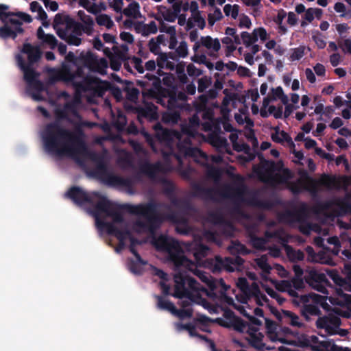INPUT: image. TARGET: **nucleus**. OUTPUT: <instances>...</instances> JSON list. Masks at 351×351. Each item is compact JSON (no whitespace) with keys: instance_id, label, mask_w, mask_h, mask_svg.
I'll list each match as a JSON object with an SVG mask.
<instances>
[{"instance_id":"1","label":"nucleus","mask_w":351,"mask_h":351,"mask_svg":"<svg viewBox=\"0 0 351 351\" xmlns=\"http://www.w3.org/2000/svg\"><path fill=\"white\" fill-rule=\"evenodd\" d=\"M191 263L193 264L192 269H187L193 271L194 274L208 285L210 291L202 288L195 279L192 278H184L180 274H177L174 276L175 291L173 295L181 300L180 304L182 308L177 310L173 304L167 301H160L158 303L160 308L167 309L173 315L182 319L192 316L193 311L190 308L192 302L202 303L203 306H206V302L201 299L202 293H205L210 298L215 299L217 295L214 293V290L220 287L221 298L224 301V295H226L225 292L230 288L222 279L216 281L209 274L199 270H194L195 264L193 262Z\"/></svg>"},{"instance_id":"2","label":"nucleus","mask_w":351,"mask_h":351,"mask_svg":"<svg viewBox=\"0 0 351 351\" xmlns=\"http://www.w3.org/2000/svg\"><path fill=\"white\" fill-rule=\"evenodd\" d=\"M73 53L69 52L65 57L69 62H73L77 67L76 71H73L71 65L63 64L59 71L58 76L60 80L66 82H72L77 86L76 94L74 98V105L80 103L82 97H86L88 101L92 102V97L102 96L104 92L108 88V84L98 80L97 78L85 77L82 71L83 65H77Z\"/></svg>"},{"instance_id":"3","label":"nucleus","mask_w":351,"mask_h":351,"mask_svg":"<svg viewBox=\"0 0 351 351\" xmlns=\"http://www.w3.org/2000/svg\"><path fill=\"white\" fill-rule=\"evenodd\" d=\"M43 138L46 147L59 156L75 158L82 151L75 138L56 125L47 126Z\"/></svg>"},{"instance_id":"4","label":"nucleus","mask_w":351,"mask_h":351,"mask_svg":"<svg viewBox=\"0 0 351 351\" xmlns=\"http://www.w3.org/2000/svg\"><path fill=\"white\" fill-rule=\"evenodd\" d=\"M94 197L99 200L97 207V212L104 213L106 215L112 216L113 221L112 224L107 225L108 230L111 233L115 234L121 243H124L127 239L132 243V239L130 234L127 231L122 232L120 230V229L125 228V224L123 221L121 215L115 212L114 205L106 199L98 197L96 194L94 195Z\"/></svg>"},{"instance_id":"5","label":"nucleus","mask_w":351,"mask_h":351,"mask_svg":"<svg viewBox=\"0 0 351 351\" xmlns=\"http://www.w3.org/2000/svg\"><path fill=\"white\" fill-rule=\"evenodd\" d=\"M53 26L58 36L69 45L78 46L82 40L80 32H75V23L68 15L58 14L55 16Z\"/></svg>"},{"instance_id":"6","label":"nucleus","mask_w":351,"mask_h":351,"mask_svg":"<svg viewBox=\"0 0 351 351\" xmlns=\"http://www.w3.org/2000/svg\"><path fill=\"white\" fill-rule=\"evenodd\" d=\"M154 244L157 248L168 252L170 259L176 267L184 266L192 269L193 264L183 255L176 241L170 237H160Z\"/></svg>"},{"instance_id":"7","label":"nucleus","mask_w":351,"mask_h":351,"mask_svg":"<svg viewBox=\"0 0 351 351\" xmlns=\"http://www.w3.org/2000/svg\"><path fill=\"white\" fill-rule=\"evenodd\" d=\"M234 330L246 335V340L254 348L261 349L265 346L263 343V335L259 332L257 327L247 325L239 317H234L230 319L226 325Z\"/></svg>"},{"instance_id":"8","label":"nucleus","mask_w":351,"mask_h":351,"mask_svg":"<svg viewBox=\"0 0 351 351\" xmlns=\"http://www.w3.org/2000/svg\"><path fill=\"white\" fill-rule=\"evenodd\" d=\"M332 182V180L326 176H322L317 180H313L308 176L306 171L302 170L300 171V177L298 183L291 184L290 189L293 193H298L302 189L315 191L317 190L321 185L330 187Z\"/></svg>"},{"instance_id":"9","label":"nucleus","mask_w":351,"mask_h":351,"mask_svg":"<svg viewBox=\"0 0 351 351\" xmlns=\"http://www.w3.org/2000/svg\"><path fill=\"white\" fill-rule=\"evenodd\" d=\"M291 176L290 172L282 168V163L278 162H266L259 173L260 178L265 182H280L287 180Z\"/></svg>"},{"instance_id":"10","label":"nucleus","mask_w":351,"mask_h":351,"mask_svg":"<svg viewBox=\"0 0 351 351\" xmlns=\"http://www.w3.org/2000/svg\"><path fill=\"white\" fill-rule=\"evenodd\" d=\"M330 277L333 281L340 287L337 288L335 293L328 298L329 302L334 306H351V295L344 293L341 287L348 289V285L346 280L338 274L331 273Z\"/></svg>"},{"instance_id":"11","label":"nucleus","mask_w":351,"mask_h":351,"mask_svg":"<svg viewBox=\"0 0 351 351\" xmlns=\"http://www.w3.org/2000/svg\"><path fill=\"white\" fill-rule=\"evenodd\" d=\"M316 326L318 329H323L328 335L338 334L341 337L346 336L348 331L339 328L340 319L332 314L319 317L316 322Z\"/></svg>"},{"instance_id":"12","label":"nucleus","mask_w":351,"mask_h":351,"mask_svg":"<svg viewBox=\"0 0 351 351\" xmlns=\"http://www.w3.org/2000/svg\"><path fill=\"white\" fill-rule=\"evenodd\" d=\"M76 64L77 65H84L88 69L101 74L105 73V70L108 66V62L104 58L98 60L89 52L82 53L80 58L77 60Z\"/></svg>"},{"instance_id":"13","label":"nucleus","mask_w":351,"mask_h":351,"mask_svg":"<svg viewBox=\"0 0 351 351\" xmlns=\"http://www.w3.org/2000/svg\"><path fill=\"white\" fill-rule=\"evenodd\" d=\"M308 347H310L313 351H351L348 348L336 346L330 340H320L314 335L309 337Z\"/></svg>"},{"instance_id":"14","label":"nucleus","mask_w":351,"mask_h":351,"mask_svg":"<svg viewBox=\"0 0 351 351\" xmlns=\"http://www.w3.org/2000/svg\"><path fill=\"white\" fill-rule=\"evenodd\" d=\"M273 313L279 321L293 328H304L306 327L303 320L297 314L291 311L286 310L274 311Z\"/></svg>"},{"instance_id":"15","label":"nucleus","mask_w":351,"mask_h":351,"mask_svg":"<svg viewBox=\"0 0 351 351\" xmlns=\"http://www.w3.org/2000/svg\"><path fill=\"white\" fill-rule=\"evenodd\" d=\"M306 281L315 290L322 293L326 292L324 284L326 282V278L325 274L314 269H310L306 276Z\"/></svg>"},{"instance_id":"16","label":"nucleus","mask_w":351,"mask_h":351,"mask_svg":"<svg viewBox=\"0 0 351 351\" xmlns=\"http://www.w3.org/2000/svg\"><path fill=\"white\" fill-rule=\"evenodd\" d=\"M250 297H255L259 304H263L261 300L265 302L267 300L266 297L261 293L258 285L254 282L252 284L250 288L248 287V293H245V295H237L236 301L234 302L244 306H249L247 304V300Z\"/></svg>"},{"instance_id":"17","label":"nucleus","mask_w":351,"mask_h":351,"mask_svg":"<svg viewBox=\"0 0 351 351\" xmlns=\"http://www.w3.org/2000/svg\"><path fill=\"white\" fill-rule=\"evenodd\" d=\"M224 302L227 303L229 306H231L235 309H237L239 313H241L243 315L249 317L250 324H247V325L257 327L258 328V327L262 324L261 321H260L258 319L250 315V311L251 309L249 307V306H244L241 304H237L234 302V300L232 298L227 295H224Z\"/></svg>"},{"instance_id":"18","label":"nucleus","mask_w":351,"mask_h":351,"mask_svg":"<svg viewBox=\"0 0 351 351\" xmlns=\"http://www.w3.org/2000/svg\"><path fill=\"white\" fill-rule=\"evenodd\" d=\"M265 328L267 337L271 341L287 342L278 326L271 320L265 319Z\"/></svg>"},{"instance_id":"19","label":"nucleus","mask_w":351,"mask_h":351,"mask_svg":"<svg viewBox=\"0 0 351 351\" xmlns=\"http://www.w3.org/2000/svg\"><path fill=\"white\" fill-rule=\"evenodd\" d=\"M273 131L274 132L271 133V136L274 141L282 144H287L289 148L295 147V143L287 133L283 130H280L279 128H274Z\"/></svg>"},{"instance_id":"20","label":"nucleus","mask_w":351,"mask_h":351,"mask_svg":"<svg viewBox=\"0 0 351 351\" xmlns=\"http://www.w3.org/2000/svg\"><path fill=\"white\" fill-rule=\"evenodd\" d=\"M268 281L271 282L277 290L282 292H288L290 295L293 297L298 296L296 291L292 289L290 280L277 281L269 278Z\"/></svg>"},{"instance_id":"21","label":"nucleus","mask_w":351,"mask_h":351,"mask_svg":"<svg viewBox=\"0 0 351 351\" xmlns=\"http://www.w3.org/2000/svg\"><path fill=\"white\" fill-rule=\"evenodd\" d=\"M176 18V13L172 12L165 6L158 7V12L155 14V19L158 21H173Z\"/></svg>"},{"instance_id":"22","label":"nucleus","mask_w":351,"mask_h":351,"mask_svg":"<svg viewBox=\"0 0 351 351\" xmlns=\"http://www.w3.org/2000/svg\"><path fill=\"white\" fill-rule=\"evenodd\" d=\"M67 195L75 202L82 204L84 202H92L93 199L79 188H73L68 193Z\"/></svg>"},{"instance_id":"23","label":"nucleus","mask_w":351,"mask_h":351,"mask_svg":"<svg viewBox=\"0 0 351 351\" xmlns=\"http://www.w3.org/2000/svg\"><path fill=\"white\" fill-rule=\"evenodd\" d=\"M280 99L284 104L288 103V97L284 93L283 90L281 87H277L271 90V93L269 97L265 98L263 101V106L266 108V105L269 104L271 100Z\"/></svg>"},{"instance_id":"24","label":"nucleus","mask_w":351,"mask_h":351,"mask_svg":"<svg viewBox=\"0 0 351 351\" xmlns=\"http://www.w3.org/2000/svg\"><path fill=\"white\" fill-rule=\"evenodd\" d=\"M30 10L32 12L37 13V19L42 21L44 27H48L49 26V21L47 19V15L42 6L37 1H32L30 3Z\"/></svg>"},{"instance_id":"25","label":"nucleus","mask_w":351,"mask_h":351,"mask_svg":"<svg viewBox=\"0 0 351 351\" xmlns=\"http://www.w3.org/2000/svg\"><path fill=\"white\" fill-rule=\"evenodd\" d=\"M120 38L122 41L126 44L121 45L119 47V52L123 55L125 56L130 51L129 45H132L134 42V36L126 32H123L120 34Z\"/></svg>"},{"instance_id":"26","label":"nucleus","mask_w":351,"mask_h":351,"mask_svg":"<svg viewBox=\"0 0 351 351\" xmlns=\"http://www.w3.org/2000/svg\"><path fill=\"white\" fill-rule=\"evenodd\" d=\"M201 44L211 52H217L221 48L219 40L209 36H202Z\"/></svg>"},{"instance_id":"27","label":"nucleus","mask_w":351,"mask_h":351,"mask_svg":"<svg viewBox=\"0 0 351 351\" xmlns=\"http://www.w3.org/2000/svg\"><path fill=\"white\" fill-rule=\"evenodd\" d=\"M255 263L257 267L262 271V278L265 281H268L269 279V278L268 277V274H269L271 267L267 263V257L265 256H262L260 258H257L255 259Z\"/></svg>"},{"instance_id":"28","label":"nucleus","mask_w":351,"mask_h":351,"mask_svg":"<svg viewBox=\"0 0 351 351\" xmlns=\"http://www.w3.org/2000/svg\"><path fill=\"white\" fill-rule=\"evenodd\" d=\"M215 265L213 268L214 271L221 270L224 269L228 271H233L234 268L232 266L233 261L231 258H226L225 259H222L220 257H216L215 260Z\"/></svg>"},{"instance_id":"29","label":"nucleus","mask_w":351,"mask_h":351,"mask_svg":"<svg viewBox=\"0 0 351 351\" xmlns=\"http://www.w3.org/2000/svg\"><path fill=\"white\" fill-rule=\"evenodd\" d=\"M23 52L27 54L29 62L33 63L37 61L40 57V51L38 47H34L27 43L23 48Z\"/></svg>"},{"instance_id":"30","label":"nucleus","mask_w":351,"mask_h":351,"mask_svg":"<svg viewBox=\"0 0 351 351\" xmlns=\"http://www.w3.org/2000/svg\"><path fill=\"white\" fill-rule=\"evenodd\" d=\"M123 13L126 16L134 19H137L142 16L139 4L134 1L130 3L127 8L123 9Z\"/></svg>"},{"instance_id":"31","label":"nucleus","mask_w":351,"mask_h":351,"mask_svg":"<svg viewBox=\"0 0 351 351\" xmlns=\"http://www.w3.org/2000/svg\"><path fill=\"white\" fill-rule=\"evenodd\" d=\"M166 38L165 35H159L156 38H152L148 43L149 49L155 54H159L160 45H165Z\"/></svg>"},{"instance_id":"32","label":"nucleus","mask_w":351,"mask_h":351,"mask_svg":"<svg viewBox=\"0 0 351 351\" xmlns=\"http://www.w3.org/2000/svg\"><path fill=\"white\" fill-rule=\"evenodd\" d=\"M37 36L43 43L49 45L51 49H54L57 45L58 40L55 36L51 34H45L41 27L37 31Z\"/></svg>"},{"instance_id":"33","label":"nucleus","mask_w":351,"mask_h":351,"mask_svg":"<svg viewBox=\"0 0 351 351\" xmlns=\"http://www.w3.org/2000/svg\"><path fill=\"white\" fill-rule=\"evenodd\" d=\"M293 344L300 347H308L309 337L306 335L298 332L293 331L291 336Z\"/></svg>"},{"instance_id":"34","label":"nucleus","mask_w":351,"mask_h":351,"mask_svg":"<svg viewBox=\"0 0 351 351\" xmlns=\"http://www.w3.org/2000/svg\"><path fill=\"white\" fill-rule=\"evenodd\" d=\"M229 138H230L231 143H232L233 148L236 151H237V152L243 151L245 152H247L249 151V147L245 143H239L237 142L239 136H238V133H237V130H234V132H232L230 134Z\"/></svg>"},{"instance_id":"35","label":"nucleus","mask_w":351,"mask_h":351,"mask_svg":"<svg viewBox=\"0 0 351 351\" xmlns=\"http://www.w3.org/2000/svg\"><path fill=\"white\" fill-rule=\"evenodd\" d=\"M95 21L98 25L104 26L108 29L112 28L114 25L111 17L106 14H97L95 17Z\"/></svg>"},{"instance_id":"36","label":"nucleus","mask_w":351,"mask_h":351,"mask_svg":"<svg viewBox=\"0 0 351 351\" xmlns=\"http://www.w3.org/2000/svg\"><path fill=\"white\" fill-rule=\"evenodd\" d=\"M23 29L21 27H16L15 30H12L10 27L7 25L0 27V37L3 38H7L12 37L14 38L17 34H22Z\"/></svg>"},{"instance_id":"37","label":"nucleus","mask_w":351,"mask_h":351,"mask_svg":"<svg viewBox=\"0 0 351 351\" xmlns=\"http://www.w3.org/2000/svg\"><path fill=\"white\" fill-rule=\"evenodd\" d=\"M322 15V10L319 8H309L306 11L304 19L311 23L315 17L320 19Z\"/></svg>"},{"instance_id":"38","label":"nucleus","mask_w":351,"mask_h":351,"mask_svg":"<svg viewBox=\"0 0 351 351\" xmlns=\"http://www.w3.org/2000/svg\"><path fill=\"white\" fill-rule=\"evenodd\" d=\"M265 109L261 110V114L262 116L265 117L267 115L266 110L267 108V111L269 114H273L276 118H280L282 116V108H276L274 106H269L266 105V108L264 107Z\"/></svg>"},{"instance_id":"39","label":"nucleus","mask_w":351,"mask_h":351,"mask_svg":"<svg viewBox=\"0 0 351 351\" xmlns=\"http://www.w3.org/2000/svg\"><path fill=\"white\" fill-rule=\"evenodd\" d=\"M306 50L310 51V48L304 46H300L299 47L295 48L290 56V60L291 61L300 60L304 56Z\"/></svg>"},{"instance_id":"40","label":"nucleus","mask_w":351,"mask_h":351,"mask_svg":"<svg viewBox=\"0 0 351 351\" xmlns=\"http://www.w3.org/2000/svg\"><path fill=\"white\" fill-rule=\"evenodd\" d=\"M290 149L291 152L294 155L293 161L296 164L304 167L306 158H304L303 153L301 151H297L295 147L290 148Z\"/></svg>"},{"instance_id":"41","label":"nucleus","mask_w":351,"mask_h":351,"mask_svg":"<svg viewBox=\"0 0 351 351\" xmlns=\"http://www.w3.org/2000/svg\"><path fill=\"white\" fill-rule=\"evenodd\" d=\"M20 66L23 70L25 80L29 83L32 82L37 77V74L32 69L25 67L23 63H20Z\"/></svg>"},{"instance_id":"42","label":"nucleus","mask_w":351,"mask_h":351,"mask_svg":"<svg viewBox=\"0 0 351 351\" xmlns=\"http://www.w3.org/2000/svg\"><path fill=\"white\" fill-rule=\"evenodd\" d=\"M223 12L226 16H231L236 19L239 14V7L237 5L227 4L223 8Z\"/></svg>"},{"instance_id":"43","label":"nucleus","mask_w":351,"mask_h":351,"mask_svg":"<svg viewBox=\"0 0 351 351\" xmlns=\"http://www.w3.org/2000/svg\"><path fill=\"white\" fill-rule=\"evenodd\" d=\"M241 36L243 40V43L245 45L246 47H250L256 42V38H254L253 33L251 34L248 32H244L241 34Z\"/></svg>"},{"instance_id":"44","label":"nucleus","mask_w":351,"mask_h":351,"mask_svg":"<svg viewBox=\"0 0 351 351\" xmlns=\"http://www.w3.org/2000/svg\"><path fill=\"white\" fill-rule=\"evenodd\" d=\"M234 119L239 124L246 123L247 127L253 126L254 123L245 114H236Z\"/></svg>"},{"instance_id":"45","label":"nucleus","mask_w":351,"mask_h":351,"mask_svg":"<svg viewBox=\"0 0 351 351\" xmlns=\"http://www.w3.org/2000/svg\"><path fill=\"white\" fill-rule=\"evenodd\" d=\"M170 36L169 48L175 49L176 45V29L173 27H167L165 30Z\"/></svg>"},{"instance_id":"46","label":"nucleus","mask_w":351,"mask_h":351,"mask_svg":"<svg viewBox=\"0 0 351 351\" xmlns=\"http://www.w3.org/2000/svg\"><path fill=\"white\" fill-rule=\"evenodd\" d=\"M339 46L346 54H351V38H345L339 42Z\"/></svg>"},{"instance_id":"47","label":"nucleus","mask_w":351,"mask_h":351,"mask_svg":"<svg viewBox=\"0 0 351 351\" xmlns=\"http://www.w3.org/2000/svg\"><path fill=\"white\" fill-rule=\"evenodd\" d=\"M222 18V14L219 9L215 10L212 14L208 15V24L213 26L215 23Z\"/></svg>"},{"instance_id":"48","label":"nucleus","mask_w":351,"mask_h":351,"mask_svg":"<svg viewBox=\"0 0 351 351\" xmlns=\"http://www.w3.org/2000/svg\"><path fill=\"white\" fill-rule=\"evenodd\" d=\"M253 35L256 38V41L258 38H260L262 40H266L267 38V33L263 27L254 29L253 31Z\"/></svg>"},{"instance_id":"49","label":"nucleus","mask_w":351,"mask_h":351,"mask_svg":"<svg viewBox=\"0 0 351 351\" xmlns=\"http://www.w3.org/2000/svg\"><path fill=\"white\" fill-rule=\"evenodd\" d=\"M237 286L241 289L242 292V294L241 295H245V293H248V284L245 278H239L237 282Z\"/></svg>"},{"instance_id":"50","label":"nucleus","mask_w":351,"mask_h":351,"mask_svg":"<svg viewBox=\"0 0 351 351\" xmlns=\"http://www.w3.org/2000/svg\"><path fill=\"white\" fill-rule=\"evenodd\" d=\"M157 59V64L160 68L168 67L170 62L166 53H159Z\"/></svg>"},{"instance_id":"51","label":"nucleus","mask_w":351,"mask_h":351,"mask_svg":"<svg viewBox=\"0 0 351 351\" xmlns=\"http://www.w3.org/2000/svg\"><path fill=\"white\" fill-rule=\"evenodd\" d=\"M253 126L247 127L245 126V136L252 141L254 146H256L258 144L257 140L254 136V131L252 130Z\"/></svg>"},{"instance_id":"52","label":"nucleus","mask_w":351,"mask_h":351,"mask_svg":"<svg viewBox=\"0 0 351 351\" xmlns=\"http://www.w3.org/2000/svg\"><path fill=\"white\" fill-rule=\"evenodd\" d=\"M223 93L225 97L223 99L221 105L229 106L230 101L236 99V95L230 93L228 89H225L223 90Z\"/></svg>"},{"instance_id":"53","label":"nucleus","mask_w":351,"mask_h":351,"mask_svg":"<svg viewBox=\"0 0 351 351\" xmlns=\"http://www.w3.org/2000/svg\"><path fill=\"white\" fill-rule=\"evenodd\" d=\"M210 84V80L208 77H202L198 80V90L203 92Z\"/></svg>"},{"instance_id":"54","label":"nucleus","mask_w":351,"mask_h":351,"mask_svg":"<svg viewBox=\"0 0 351 351\" xmlns=\"http://www.w3.org/2000/svg\"><path fill=\"white\" fill-rule=\"evenodd\" d=\"M212 144L221 149H227L228 143L226 139L223 138H216L212 141ZM228 152V150H226Z\"/></svg>"},{"instance_id":"55","label":"nucleus","mask_w":351,"mask_h":351,"mask_svg":"<svg viewBox=\"0 0 351 351\" xmlns=\"http://www.w3.org/2000/svg\"><path fill=\"white\" fill-rule=\"evenodd\" d=\"M222 43L227 46L228 53L227 55H230L232 51L236 49V46H233L232 42V38L230 36H226L222 39Z\"/></svg>"},{"instance_id":"56","label":"nucleus","mask_w":351,"mask_h":351,"mask_svg":"<svg viewBox=\"0 0 351 351\" xmlns=\"http://www.w3.org/2000/svg\"><path fill=\"white\" fill-rule=\"evenodd\" d=\"M329 60L332 66H337L342 60L341 55L338 53H334L329 57Z\"/></svg>"},{"instance_id":"57","label":"nucleus","mask_w":351,"mask_h":351,"mask_svg":"<svg viewBox=\"0 0 351 351\" xmlns=\"http://www.w3.org/2000/svg\"><path fill=\"white\" fill-rule=\"evenodd\" d=\"M208 248L205 246H200L197 252H194V256L199 265L202 263L199 262L202 257L206 255Z\"/></svg>"},{"instance_id":"58","label":"nucleus","mask_w":351,"mask_h":351,"mask_svg":"<svg viewBox=\"0 0 351 351\" xmlns=\"http://www.w3.org/2000/svg\"><path fill=\"white\" fill-rule=\"evenodd\" d=\"M110 7L116 12H120L123 5V0H108Z\"/></svg>"},{"instance_id":"59","label":"nucleus","mask_w":351,"mask_h":351,"mask_svg":"<svg viewBox=\"0 0 351 351\" xmlns=\"http://www.w3.org/2000/svg\"><path fill=\"white\" fill-rule=\"evenodd\" d=\"M176 52L181 57H185L188 54V47L186 42H181L176 49Z\"/></svg>"},{"instance_id":"60","label":"nucleus","mask_w":351,"mask_h":351,"mask_svg":"<svg viewBox=\"0 0 351 351\" xmlns=\"http://www.w3.org/2000/svg\"><path fill=\"white\" fill-rule=\"evenodd\" d=\"M290 282H291L292 289H293L295 291L296 289H302L304 286L303 280L298 277L293 278L291 280H290Z\"/></svg>"},{"instance_id":"61","label":"nucleus","mask_w":351,"mask_h":351,"mask_svg":"<svg viewBox=\"0 0 351 351\" xmlns=\"http://www.w3.org/2000/svg\"><path fill=\"white\" fill-rule=\"evenodd\" d=\"M10 15L9 7L4 4H0V19L5 21Z\"/></svg>"},{"instance_id":"62","label":"nucleus","mask_w":351,"mask_h":351,"mask_svg":"<svg viewBox=\"0 0 351 351\" xmlns=\"http://www.w3.org/2000/svg\"><path fill=\"white\" fill-rule=\"evenodd\" d=\"M14 16L17 17L19 19V21H22L26 23H31L32 21L31 16L25 12H19L15 13Z\"/></svg>"},{"instance_id":"63","label":"nucleus","mask_w":351,"mask_h":351,"mask_svg":"<svg viewBox=\"0 0 351 351\" xmlns=\"http://www.w3.org/2000/svg\"><path fill=\"white\" fill-rule=\"evenodd\" d=\"M192 16L193 18V20L197 23V26L199 27L201 29H203L205 26V21L201 16L200 12L193 14H192Z\"/></svg>"},{"instance_id":"64","label":"nucleus","mask_w":351,"mask_h":351,"mask_svg":"<svg viewBox=\"0 0 351 351\" xmlns=\"http://www.w3.org/2000/svg\"><path fill=\"white\" fill-rule=\"evenodd\" d=\"M313 69L317 75L322 77L325 75L326 69L323 64L317 63L314 66Z\"/></svg>"}]
</instances>
